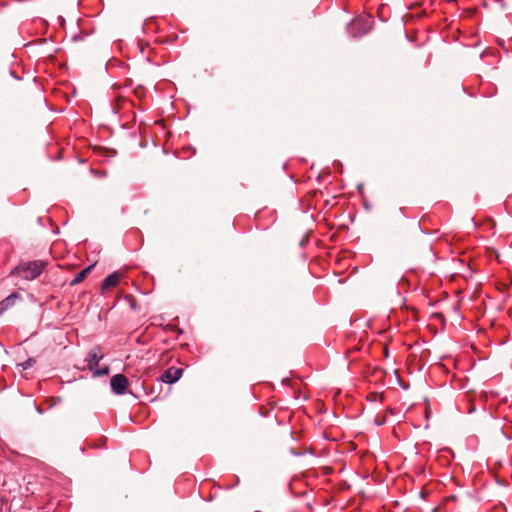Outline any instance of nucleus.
I'll return each mask as SVG.
<instances>
[{"mask_svg":"<svg viewBox=\"0 0 512 512\" xmlns=\"http://www.w3.org/2000/svg\"><path fill=\"white\" fill-rule=\"evenodd\" d=\"M46 266L47 262L44 260L22 262L11 271L10 275H17L25 280L32 281L40 276Z\"/></svg>","mask_w":512,"mask_h":512,"instance_id":"nucleus-1","label":"nucleus"},{"mask_svg":"<svg viewBox=\"0 0 512 512\" xmlns=\"http://www.w3.org/2000/svg\"><path fill=\"white\" fill-rule=\"evenodd\" d=\"M101 359L102 355L99 353L98 349L91 350L87 356L86 361L88 368L93 372L94 376H104L109 372V368L107 366L98 369V365Z\"/></svg>","mask_w":512,"mask_h":512,"instance_id":"nucleus-2","label":"nucleus"},{"mask_svg":"<svg viewBox=\"0 0 512 512\" xmlns=\"http://www.w3.org/2000/svg\"><path fill=\"white\" fill-rule=\"evenodd\" d=\"M112 391L117 395H122L127 392L128 379L122 374H116L112 376L110 380Z\"/></svg>","mask_w":512,"mask_h":512,"instance_id":"nucleus-3","label":"nucleus"},{"mask_svg":"<svg viewBox=\"0 0 512 512\" xmlns=\"http://www.w3.org/2000/svg\"><path fill=\"white\" fill-rule=\"evenodd\" d=\"M182 372V369L171 367L162 374L161 380L168 384L175 383L182 376Z\"/></svg>","mask_w":512,"mask_h":512,"instance_id":"nucleus-4","label":"nucleus"},{"mask_svg":"<svg viewBox=\"0 0 512 512\" xmlns=\"http://www.w3.org/2000/svg\"><path fill=\"white\" fill-rule=\"evenodd\" d=\"M119 281H120V274L117 273V272H114V273L108 275L103 280L102 285H101V289L104 291V290L113 288V287L118 285Z\"/></svg>","mask_w":512,"mask_h":512,"instance_id":"nucleus-5","label":"nucleus"},{"mask_svg":"<svg viewBox=\"0 0 512 512\" xmlns=\"http://www.w3.org/2000/svg\"><path fill=\"white\" fill-rule=\"evenodd\" d=\"M350 26H351V28H354L355 26L361 27V33L358 36H360L362 34H366L370 30L369 20H367V19L353 20L352 23L350 24Z\"/></svg>","mask_w":512,"mask_h":512,"instance_id":"nucleus-6","label":"nucleus"},{"mask_svg":"<svg viewBox=\"0 0 512 512\" xmlns=\"http://www.w3.org/2000/svg\"><path fill=\"white\" fill-rule=\"evenodd\" d=\"M18 298H19V295L17 293H13V294L9 295L7 298H5L0 303V310H6V309L10 308L11 306H13L15 304V301Z\"/></svg>","mask_w":512,"mask_h":512,"instance_id":"nucleus-7","label":"nucleus"},{"mask_svg":"<svg viewBox=\"0 0 512 512\" xmlns=\"http://www.w3.org/2000/svg\"><path fill=\"white\" fill-rule=\"evenodd\" d=\"M93 267H94V265H90L87 268H85L82 271H80L75 276V278L72 280V284L75 285V284H78V283L82 282L87 277V275L91 272Z\"/></svg>","mask_w":512,"mask_h":512,"instance_id":"nucleus-8","label":"nucleus"},{"mask_svg":"<svg viewBox=\"0 0 512 512\" xmlns=\"http://www.w3.org/2000/svg\"><path fill=\"white\" fill-rule=\"evenodd\" d=\"M35 363L34 359H28L25 362L21 363V366L24 370L30 368Z\"/></svg>","mask_w":512,"mask_h":512,"instance_id":"nucleus-9","label":"nucleus"}]
</instances>
